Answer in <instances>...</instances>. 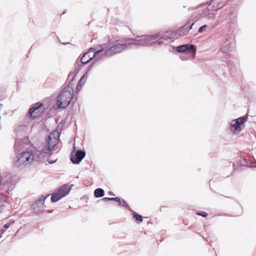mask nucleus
<instances>
[{"label": "nucleus", "instance_id": "obj_19", "mask_svg": "<svg viewBox=\"0 0 256 256\" xmlns=\"http://www.w3.org/2000/svg\"><path fill=\"white\" fill-rule=\"evenodd\" d=\"M231 46L228 42H226L221 48V50L224 52H226L230 50Z\"/></svg>", "mask_w": 256, "mask_h": 256}, {"label": "nucleus", "instance_id": "obj_20", "mask_svg": "<svg viewBox=\"0 0 256 256\" xmlns=\"http://www.w3.org/2000/svg\"><path fill=\"white\" fill-rule=\"evenodd\" d=\"M104 190L100 188H96L95 190H94V196L96 198H100V197H102L104 196Z\"/></svg>", "mask_w": 256, "mask_h": 256}, {"label": "nucleus", "instance_id": "obj_30", "mask_svg": "<svg viewBox=\"0 0 256 256\" xmlns=\"http://www.w3.org/2000/svg\"><path fill=\"white\" fill-rule=\"evenodd\" d=\"M111 195H114V194H112V192H110V194Z\"/></svg>", "mask_w": 256, "mask_h": 256}, {"label": "nucleus", "instance_id": "obj_2", "mask_svg": "<svg viewBox=\"0 0 256 256\" xmlns=\"http://www.w3.org/2000/svg\"><path fill=\"white\" fill-rule=\"evenodd\" d=\"M74 90L70 86L64 87L60 92L57 98L56 105L58 108H64L70 104L72 96Z\"/></svg>", "mask_w": 256, "mask_h": 256}, {"label": "nucleus", "instance_id": "obj_1", "mask_svg": "<svg viewBox=\"0 0 256 256\" xmlns=\"http://www.w3.org/2000/svg\"><path fill=\"white\" fill-rule=\"evenodd\" d=\"M172 38L170 32H166L165 34L160 32L154 35H144L137 36L135 39H128V45L142 46L153 44L156 42L159 44H168Z\"/></svg>", "mask_w": 256, "mask_h": 256}, {"label": "nucleus", "instance_id": "obj_8", "mask_svg": "<svg viewBox=\"0 0 256 256\" xmlns=\"http://www.w3.org/2000/svg\"><path fill=\"white\" fill-rule=\"evenodd\" d=\"M244 118H239L231 121L230 130L234 134H238L243 128V124L244 122Z\"/></svg>", "mask_w": 256, "mask_h": 256}, {"label": "nucleus", "instance_id": "obj_25", "mask_svg": "<svg viewBox=\"0 0 256 256\" xmlns=\"http://www.w3.org/2000/svg\"><path fill=\"white\" fill-rule=\"evenodd\" d=\"M120 206H126L128 207V205L127 203L124 200L121 201V204H119Z\"/></svg>", "mask_w": 256, "mask_h": 256}, {"label": "nucleus", "instance_id": "obj_23", "mask_svg": "<svg viewBox=\"0 0 256 256\" xmlns=\"http://www.w3.org/2000/svg\"><path fill=\"white\" fill-rule=\"evenodd\" d=\"M110 200H115L118 202V204H121V200L118 198H110Z\"/></svg>", "mask_w": 256, "mask_h": 256}, {"label": "nucleus", "instance_id": "obj_11", "mask_svg": "<svg viewBox=\"0 0 256 256\" xmlns=\"http://www.w3.org/2000/svg\"><path fill=\"white\" fill-rule=\"evenodd\" d=\"M42 106V103L37 102L33 105V106L29 110L28 114L30 118L34 119L39 116V109Z\"/></svg>", "mask_w": 256, "mask_h": 256}, {"label": "nucleus", "instance_id": "obj_5", "mask_svg": "<svg viewBox=\"0 0 256 256\" xmlns=\"http://www.w3.org/2000/svg\"><path fill=\"white\" fill-rule=\"evenodd\" d=\"M60 133L58 130H54L48 136L47 139V148L42 150L44 154H48L50 151L56 150L57 148V145L59 143Z\"/></svg>", "mask_w": 256, "mask_h": 256}, {"label": "nucleus", "instance_id": "obj_22", "mask_svg": "<svg viewBox=\"0 0 256 256\" xmlns=\"http://www.w3.org/2000/svg\"><path fill=\"white\" fill-rule=\"evenodd\" d=\"M134 217L136 218V220L139 222H142V216L138 214H136L135 212H134Z\"/></svg>", "mask_w": 256, "mask_h": 256}, {"label": "nucleus", "instance_id": "obj_18", "mask_svg": "<svg viewBox=\"0 0 256 256\" xmlns=\"http://www.w3.org/2000/svg\"><path fill=\"white\" fill-rule=\"evenodd\" d=\"M88 72H86L81 78L80 79V80L78 84V85H77V86H76V88H78V87H81L82 86V84H84L86 80V79L88 78Z\"/></svg>", "mask_w": 256, "mask_h": 256}, {"label": "nucleus", "instance_id": "obj_6", "mask_svg": "<svg viewBox=\"0 0 256 256\" xmlns=\"http://www.w3.org/2000/svg\"><path fill=\"white\" fill-rule=\"evenodd\" d=\"M196 46L193 44H184L176 48L177 52L182 53L180 58L183 60L194 58L196 54Z\"/></svg>", "mask_w": 256, "mask_h": 256}, {"label": "nucleus", "instance_id": "obj_10", "mask_svg": "<svg viewBox=\"0 0 256 256\" xmlns=\"http://www.w3.org/2000/svg\"><path fill=\"white\" fill-rule=\"evenodd\" d=\"M47 196L43 197L37 200L32 205V208L36 214H38L42 212L44 210V202Z\"/></svg>", "mask_w": 256, "mask_h": 256}, {"label": "nucleus", "instance_id": "obj_9", "mask_svg": "<svg viewBox=\"0 0 256 256\" xmlns=\"http://www.w3.org/2000/svg\"><path fill=\"white\" fill-rule=\"evenodd\" d=\"M196 12L198 19L206 18L209 20H213L215 18L216 14L214 12L207 8L202 10H198Z\"/></svg>", "mask_w": 256, "mask_h": 256}, {"label": "nucleus", "instance_id": "obj_21", "mask_svg": "<svg viewBox=\"0 0 256 256\" xmlns=\"http://www.w3.org/2000/svg\"><path fill=\"white\" fill-rule=\"evenodd\" d=\"M62 197L57 192L54 193L51 197V200L52 202H55L60 200Z\"/></svg>", "mask_w": 256, "mask_h": 256}, {"label": "nucleus", "instance_id": "obj_14", "mask_svg": "<svg viewBox=\"0 0 256 256\" xmlns=\"http://www.w3.org/2000/svg\"><path fill=\"white\" fill-rule=\"evenodd\" d=\"M95 50L94 48H90L89 50L85 52L81 58V62L82 64H86L90 62L92 58V56L91 55L92 52H94Z\"/></svg>", "mask_w": 256, "mask_h": 256}, {"label": "nucleus", "instance_id": "obj_7", "mask_svg": "<svg viewBox=\"0 0 256 256\" xmlns=\"http://www.w3.org/2000/svg\"><path fill=\"white\" fill-rule=\"evenodd\" d=\"M128 42H129L127 39L124 44L111 46L108 49L106 50L104 54L106 56L110 57L114 54L120 52L130 46L128 44Z\"/></svg>", "mask_w": 256, "mask_h": 256}, {"label": "nucleus", "instance_id": "obj_24", "mask_svg": "<svg viewBox=\"0 0 256 256\" xmlns=\"http://www.w3.org/2000/svg\"><path fill=\"white\" fill-rule=\"evenodd\" d=\"M206 28H207V25L204 24V25L202 26H201V27L199 28V30H198V32H202L204 30H206Z\"/></svg>", "mask_w": 256, "mask_h": 256}, {"label": "nucleus", "instance_id": "obj_28", "mask_svg": "<svg viewBox=\"0 0 256 256\" xmlns=\"http://www.w3.org/2000/svg\"><path fill=\"white\" fill-rule=\"evenodd\" d=\"M102 200L104 201L110 200V198H102Z\"/></svg>", "mask_w": 256, "mask_h": 256}, {"label": "nucleus", "instance_id": "obj_29", "mask_svg": "<svg viewBox=\"0 0 256 256\" xmlns=\"http://www.w3.org/2000/svg\"><path fill=\"white\" fill-rule=\"evenodd\" d=\"M56 161V160H54V161H50V160H48V162H49V163H50V164L54 163V162Z\"/></svg>", "mask_w": 256, "mask_h": 256}, {"label": "nucleus", "instance_id": "obj_27", "mask_svg": "<svg viewBox=\"0 0 256 256\" xmlns=\"http://www.w3.org/2000/svg\"><path fill=\"white\" fill-rule=\"evenodd\" d=\"M10 222H8V223L6 224L4 226V227L5 228H8L10 227Z\"/></svg>", "mask_w": 256, "mask_h": 256}, {"label": "nucleus", "instance_id": "obj_13", "mask_svg": "<svg viewBox=\"0 0 256 256\" xmlns=\"http://www.w3.org/2000/svg\"><path fill=\"white\" fill-rule=\"evenodd\" d=\"M86 153L82 150H78L74 155L71 154L70 160L74 164H78L85 156Z\"/></svg>", "mask_w": 256, "mask_h": 256}, {"label": "nucleus", "instance_id": "obj_26", "mask_svg": "<svg viewBox=\"0 0 256 256\" xmlns=\"http://www.w3.org/2000/svg\"><path fill=\"white\" fill-rule=\"evenodd\" d=\"M198 214L200 216H203V217H206L208 215V214L204 212H198Z\"/></svg>", "mask_w": 256, "mask_h": 256}, {"label": "nucleus", "instance_id": "obj_17", "mask_svg": "<svg viewBox=\"0 0 256 256\" xmlns=\"http://www.w3.org/2000/svg\"><path fill=\"white\" fill-rule=\"evenodd\" d=\"M28 141V140L26 138H24L23 141L22 140L17 138L14 144V148L16 150H20L24 146V144L26 143Z\"/></svg>", "mask_w": 256, "mask_h": 256}, {"label": "nucleus", "instance_id": "obj_16", "mask_svg": "<svg viewBox=\"0 0 256 256\" xmlns=\"http://www.w3.org/2000/svg\"><path fill=\"white\" fill-rule=\"evenodd\" d=\"M70 190V188L66 184H64L60 187L58 192L63 198L66 196L69 193Z\"/></svg>", "mask_w": 256, "mask_h": 256}, {"label": "nucleus", "instance_id": "obj_12", "mask_svg": "<svg viewBox=\"0 0 256 256\" xmlns=\"http://www.w3.org/2000/svg\"><path fill=\"white\" fill-rule=\"evenodd\" d=\"M110 46V44H104L100 46L101 48L100 49L94 51V52H92V53L94 52V54H92L93 58H94V60H98L100 58H102L104 56H106L104 53L102 54L103 52L104 49L107 48Z\"/></svg>", "mask_w": 256, "mask_h": 256}, {"label": "nucleus", "instance_id": "obj_15", "mask_svg": "<svg viewBox=\"0 0 256 256\" xmlns=\"http://www.w3.org/2000/svg\"><path fill=\"white\" fill-rule=\"evenodd\" d=\"M194 24V22H192L190 26L188 25H185L178 29L177 30V33L178 36H182L186 35L188 31L192 28Z\"/></svg>", "mask_w": 256, "mask_h": 256}, {"label": "nucleus", "instance_id": "obj_3", "mask_svg": "<svg viewBox=\"0 0 256 256\" xmlns=\"http://www.w3.org/2000/svg\"><path fill=\"white\" fill-rule=\"evenodd\" d=\"M34 158V155L32 152H22L16 157L14 164L16 167L22 168L30 164Z\"/></svg>", "mask_w": 256, "mask_h": 256}, {"label": "nucleus", "instance_id": "obj_4", "mask_svg": "<svg viewBox=\"0 0 256 256\" xmlns=\"http://www.w3.org/2000/svg\"><path fill=\"white\" fill-rule=\"evenodd\" d=\"M14 182L11 174L4 173L0 175V193L12 190Z\"/></svg>", "mask_w": 256, "mask_h": 256}]
</instances>
